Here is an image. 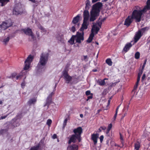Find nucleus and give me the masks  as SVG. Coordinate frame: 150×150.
I'll use <instances>...</instances> for the list:
<instances>
[{
    "instance_id": "20",
    "label": "nucleus",
    "mask_w": 150,
    "mask_h": 150,
    "mask_svg": "<svg viewBox=\"0 0 150 150\" xmlns=\"http://www.w3.org/2000/svg\"><path fill=\"white\" fill-rule=\"evenodd\" d=\"M94 36V34L92 32V33H91V34H90L88 39L86 40L87 42L88 43H90L92 41Z\"/></svg>"
},
{
    "instance_id": "47",
    "label": "nucleus",
    "mask_w": 150,
    "mask_h": 150,
    "mask_svg": "<svg viewBox=\"0 0 150 150\" xmlns=\"http://www.w3.org/2000/svg\"><path fill=\"white\" fill-rule=\"evenodd\" d=\"M91 93L90 91H87L86 92V94L87 96H88L90 95H91Z\"/></svg>"
},
{
    "instance_id": "12",
    "label": "nucleus",
    "mask_w": 150,
    "mask_h": 150,
    "mask_svg": "<svg viewBox=\"0 0 150 150\" xmlns=\"http://www.w3.org/2000/svg\"><path fill=\"white\" fill-rule=\"evenodd\" d=\"M99 134H93L91 136V138L93 141L94 145H96L97 142V139L99 138Z\"/></svg>"
},
{
    "instance_id": "50",
    "label": "nucleus",
    "mask_w": 150,
    "mask_h": 150,
    "mask_svg": "<svg viewBox=\"0 0 150 150\" xmlns=\"http://www.w3.org/2000/svg\"><path fill=\"white\" fill-rule=\"evenodd\" d=\"M96 24H97V25L98 26H99L100 27H101V23L100 22H97L96 23Z\"/></svg>"
},
{
    "instance_id": "26",
    "label": "nucleus",
    "mask_w": 150,
    "mask_h": 150,
    "mask_svg": "<svg viewBox=\"0 0 150 150\" xmlns=\"http://www.w3.org/2000/svg\"><path fill=\"white\" fill-rule=\"evenodd\" d=\"M10 40V38L9 37H8L5 38L3 40V42L4 44L6 45L7 43Z\"/></svg>"
},
{
    "instance_id": "28",
    "label": "nucleus",
    "mask_w": 150,
    "mask_h": 150,
    "mask_svg": "<svg viewBox=\"0 0 150 150\" xmlns=\"http://www.w3.org/2000/svg\"><path fill=\"white\" fill-rule=\"evenodd\" d=\"M74 40H75V38H74V35H73L69 41V42L71 44H73L74 42Z\"/></svg>"
},
{
    "instance_id": "23",
    "label": "nucleus",
    "mask_w": 150,
    "mask_h": 150,
    "mask_svg": "<svg viewBox=\"0 0 150 150\" xmlns=\"http://www.w3.org/2000/svg\"><path fill=\"white\" fill-rule=\"evenodd\" d=\"M80 18V16L79 15H77L76 16L74 17L72 20V23L75 24L78 22Z\"/></svg>"
},
{
    "instance_id": "6",
    "label": "nucleus",
    "mask_w": 150,
    "mask_h": 150,
    "mask_svg": "<svg viewBox=\"0 0 150 150\" xmlns=\"http://www.w3.org/2000/svg\"><path fill=\"white\" fill-rule=\"evenodd\" d=\"M33 59V56L31 55L28 56L25 62V67L24 68V70H26L29 68L30 63L32 61Z\"/></svg>"
},
{
    "instance_id": "3",
    "label": "nucleus",
    "mask_w": 150,
    "mask_h": 150,
    "mask_svg": "<svg viewBox=\"0 0 150 150\" xmlns=\"http://www.w3.org/2000/svg\"><path fill=\"white\" fill-rule=\"evenodd\" d=\"M143 13L140 7L136 6L135 9L132 13V19L134 18L136 20L137 22H139Z\"/></svg>"
},
{
    "instance_id": "39",
    "label": "nucleus",
    "mask_w": 150,
    "mask_h": 150,
    "mask_svg": "<svg viewBox=\"0 0 150 150\" xmlns=\"http://www.w3.org/2000/svg\"><path fill=\"white\" fill-rule=\"evenodd\" d=\"M52 122V120L50 119H48L47 120L46 123L49 126H50Z\"/></svg>"
},
{
    "instance_id": "18",
    "label": "nucleus",
    "mask_w": 150,
    "mask_h": 150,
    "mask_svg": "<svg viewBox=\"0 0 150 150\" xmlns=\"http://www.w3.org/2000/svg\"><path fill=\"white\" fill-rule=\"evenodd\" d=\"M131 46V43L126 44L124 47L122 52H127L130 49Z\"/></svg>"
},
{
    "instance_id": "57",
    "label": "nucleus",
    "mask_w": 150,
    "mask_h": 150,
    "mask_svg": "<svg viewBox=\"0 0 150 150\" xmlns=\"http://www.w3.org/2000/svg\"><path fill=\"white\" fill-rule=\"evenodd\" d=\"M21 86H25V83L24 82H23L21 83Z\"/></svg>"
},
{
    "instance_id": "1",
    "label": "nucleus",
    "mask_w": 150,
    "mask_h": 150,
    "mask_svg": "<svg viewBox=\"0 0 150 150\" xmlns=\"http://www.w3.org/2000/svg\"><path fill=\"white\" fill-rule=\"evenodd\" d=\"M102 6L101 2H98L93 6L92 9L90 11L89 21L91 22L94 21L99 16L100 9Z\"/></svg>"
},
{
    "instance_id": "52",
    "label": "nucleus",
    "mask_w": 150,
    "mask_h": 150,
    "mask_svg": "<svg viewBox=\"0 0 150 150\" xmlns=\"http://www.w3.org/2000/svg\"><path fill=\"white\" fill-rule=\"evenodd\" d=\"M138 86V85L135 84L134 86V88L132 91H135L136 90Z\"/></svg>"
},
{
    "instance_id": "21",
    "label": "nucleus",
    "mask_w": 150,
    "mask_h": 150,
    "mask_svg": "<svg viewBox=\"0 0 150 150\" xmlns=\"http://www.w3.org/2000/svg\"><path fill=\"white\" fill-rule=\"evenodd\" d=\"M141 146L140 143L138 141H137L134 144V150H139Z\"/></svg>"
},
{
    "instance_id": "38",
    "label": "nucleus",
    "mask_w": 150,
    "mask_h": 150,
    "mask_svg": "<svg viewBox=\"0 0 150 150\" xmlns=\"http://www.w3.org/2000/svg\"><path fill=\"white\" fill-rule=\"evenodd\" d=\"M23 74H22V73L19 74L18 76L16 77V79H20L23 76Z\"/></svg>"
},
{
    "instance_id": "60",
    "label": "nucleus",
    "mask_w": 150,
    "mask_h": 150,
    "mask_svg": "<svg viewBox=\"0 0 150 150\" xmlns=\"http://www.w3.org/2000/svg\"><path fill=\"white\" fill-rule=\"evenodd\" d=\"M110 100H108V106L109 105H110Z\"/></svg>"
},
{
    "instance_id": "4",
    "label": "nucleus",
    "mask_w": 150,
    "mask_h": 150,
    "mask_svg": "<svg viewBox=\"0 0 150 150\" xmlns=\"http://www.w3.org/2000/svg\"><path fill=\"white\" fill-rule=\"evenodd\" d=\"M75 134L71 135L69 141V144L71 143V142H75L76 139L78 140L79 142H80L81 140V134L82 132H74Z\"/></svg>"
},
{
    "instance_id": "64",
    "label": "nucleus",
    "mask_w": 150,
    "mask_h": 150,
    "mask_svg": "<svg viewBox=\"0 0 150 150\" xmlns=\"http://www.w3.org/2000/svg\"><path fill=\"white\" fill-rule=\"evenodd\" d=\"M83 114H81L80 115V117H81V118H82L83 117Z\"/></svg>"
},
{
    "instance_id": "31",
    "label": "nucleus",
    "mask_w": 150,
    "mask_h": 150,
    "mask_svg": "<svg viewBox=\"0 0 150 150\" xmlns=\"http://www.w3.org/2000/svg\"><path fill=\"white\" fill-rule=\"evenodd\" d=\"M57 38L58 40L60 41H62L63 40V36L62 35H58L57 37Z\"/></svg>"
},
{
    "instance_id": "9",
    "label": "nucleus",
    "mask_w": 150,
    "mask_h": 150,
    "mask_svg": "<svg viewBox=\"0 0 150 150\" xmlns=\"http://www.w3.org/2000/svg\"><path fill=\"white\" fill-rule=\"evenodd\" d=\"M120 139L121 140V144L120 145H119L115 143V144L114 145L116 146L122 148L123 146V144L124 143L123 138L124 137V136L125 135V132H120Z\"/></svg>"
},
{
    "instance_id": "56",
    "label": "nucleus",
    "mask_w": 150,
    "mask_h": 150,
    "mask_svg": "<svg viewBox=\"0 0 150 150\" xmlns=\"http://www.w3.org/2000/svg\"><path fill=\"white\" fill-rule=\"evenodd\" d=\"M146 4H148L150 5V0H147L146 1Z\"/></svg>"
},
{
    "instance_id": "62",
    "label": "nucleus",
    "mask_w": 150,
    "mask_h": 150,
    "mask_svg": "<svg viewBox=\"0 0 150 150\" xmlns=\"http://www.w3.org/2000/svg\"><path fill=\"white\" fill-rule=\"evenodd\" d=\"M10 126H11V127H9V128H13V127L12 126V125L11 124H10Z\"/></svg>"
},
{
    "instance_id": "54",
    "label": "nucleus",
    "mask_w": 150,
    "mask_h": 150,
    "mask_svg": "<svg viewBox=\"0 0 150 150\" xmlns=\"http://www.w3.org/2000/svg\"><path fill=\"white\" fill-rule=\"evenodd\" d=\"M57 136L56 134H54L52 137V138L53 139H55L57 138Z\"/></svg>"
},
{
    "instance_id": "43",
    "label": "nucleus",
    "mask_w": 150,
    "mask_h": 150,
    "mask_svg": "<svg viewBox=\"0 0 150 150\" xmlns=\"http://www.w3.org/2000/svg\"><path fill=\"white\" fill-rule=\"evenodd\" d=\"M143 72V71H142V70H141L140 71V72L139 73L138 75L137 78H138L139 77V79H140V77L142 75V74Z\"/></svg>"
},
{
    "instance_id": "61",
    "label": "nucleus",
    "mask_w": 150,
    "mask_h": 150,
    "mask_svg": "<svg viewBox=\"0 0 150 150\" xmlns=\"http://www.w3.org/2000/svg\"><path fill=\"white\" fill-rule=\"evenodd\" d=\"M54 93L53 92H52L50 95H49V96H51L52 95H53L54 94Z\"/></svg>"
},
{
    "instance_id": "17",
    "label": "nucleus",
    "mask_w": 150,
    "mask_h": 150,
    "mask_svg": "<svg viewBox=\"0 0 150 150\" xmlns=\"http://www.w3.org/2000/svg\"><path fill=\"white\" fill-rule=\"evenodd\" d=\"M99 30V28L98 27L97 24H94L93 25L92 28L91 30V33H92V32L93 33H94V32H95L97 34Z\"/></svg>"
},
{
    "instance_id": "15",
    "label": "nucleus",
    "mask_w": 150,
    "mask_h": 150,
    "mask_svg": "<svg viewBox=\"0 0 150 150\" xmlns=\"http://www.w3.org/2000/svg\"><path fill=\"white\" fill-rule=\"evenodd\" d=\"M131 22V16H129L125 21L124 25L127 27L129 26Z\"/></svg>"
},
{
    "instance_id": "32",
    "label": "nucleus",
    "mask_w": 150,
    "mask_h": 150,
    "mask_svg": "<svg viewBox=\"0 0 150 150\" xmlns=\"http://www.w3.org/2000/svg\"><path fill=\"white\" fill-rule=\"evenodd\" d=\"M69 117H68L67 118H66L64 121L63 124V127L64 128L67 125V123L68 120H69Z\"/></svg>"
},
{
    "instance_id": "44",
    "label": "nucleus",
    "mask_w": 150,
    "mask_h": 150,
    "mask_svg": "<svg viewBox=\"0 0 150 150\" xmlns=\"http://www.w3.org/2000/svg\"><path fill=\"white\" fill-rule=\"evenodd\" d=\"M148 29V28L147 27H144L141 29V31L142 32H144L146 30H147Z\"/></svg>"
},
{
    "instance_id": "34",
    "label": "nucleus",
    "mask_w": 150,
    "mask_h": 150,
    "mask_svg": "<svg viewBox=\"0 0 150 150\" xmlns=\"http://www.w3.org/2000/svg\"><path fill=\"white\" fill-rule=\"evenodd\" d=\"M140 53L139 52H136L135 54V58L136 59H138L140 57Z\"/></svg>"
},
{
    "instance_id": "24",
    "label": "nucleus",
    "mask_w": 150,
    "mask_h": 150,
    "mask_svg": "<svg viewBox=\"0 0 150 150\" xmlns=\"http://www.w3.org/2000/svg\"><path fill=\"white\" fill-rule=\"evenodd\" d=\"M37 101L36 98H34L30 99L28 101V104L30 105H32V104H34Z\"/></svg>"
},
{
    "instance_id": "63",
    "label": "nucleus",
    "mask_w": 150,
    "mask_h": 150,
    "mask_svg": "<svg viewBox=\"0 0 150 150\" xmlns=\"http://www.w3.org/2000/svg\"><path fill=\"white\" fill-rule=\"evenodd\" d=\"M30 1L33 2H35V0H29Z\"/></svg>"
},
{
    "instance_id": "14",
    "label": "nucleus",
    "mask_w": 150,
    "mask_h": 150,
    "mask_svg": "<svg viewBox=\"0 0 150 150\" xmlns=\"http://www.w3.org/2000/svg\"><path fill=\"white\" fill-rule=\"evenodd\" d=\"M89 24V22L83 21L82 25V27L80 28V30L82 32H83L84 29H87L88 28V26Z\"/></svg>"
},
{
    "instance_id": "2",
    "label": "nucleus",
    "mask_w": 150,
    "mask_h": 150,
    "mask_svg": "<svg viewBox=\"0 0 150 150\" xmlns=\"http://www.w3.org/2000/svg\"><path fill=\"white\" fill-rule=\"evenodd\" d=\"M48 54L47 53H42L40 55V58L38 65V69H42L44 68L47 62Z\"/></svg>"
},
{
    "instance_id": "7",
    "label": "nucleus",
    "mask_w": 150,
    "mask_h": 150,
    "mask_svg": "<svg viewBox=\"0 0 150 150\" xmlns=\"http://www.w3.org/2000/svg\"><path fill=\"white\" fill-rule=\"evenodd\" d=\"M63 75L64 79L66 83H69L72 80V77L69 75L67 71L66 70L63 71Z\"/></svg>"
},
{
    "instance_id": "25",
    "label": "nucleus",
    "mask_w": 150,
    "mask_h": 150,
    "mask_svg": "<svg viewBox=\"0 0 150 150\" xmlns=\"http://www.w3.org/2000/svg\"><path fill=\"white\" fill-rule=\"evenodd\" d=\"M9 0H0V3H1V6H3L6 5L9 2Z\"/></svg>"
},
{
    "instance_id": "48",
    "label": "nucleus",
    "mask_w": 150,
    "mask_h": 150,
    "mask_svg": "<svg viewBox=\"0 0 150 150\" xmlns=\"http://www.w3.org/2000/svg\"><path fill=\"white\" fill-rule=\"evenodd\" d=\"M71 31L73 32H74L76 31V29L74 26H73L71 27Z\"/></svg>"
},
{
    "instance_id": "45",
    "label": "nucleus",
    "mask_w": 150,
    "mask_h": 150,
    "mask_svg": "<svg viewBox=\"0 0 150 150\" xmlns=\"http://www.w3.org/2000/svg\"><path fill=\"white\" fill-rule=\"evenodd\" d=\"M93 93H91V95H90V96H88L87 97V99H86V101H88L90 99H92L93 98Z\"/></svg>"
},
{
    "instance_id": "59",
    "label": "nucleus",
    "mask_w": 150,
    "mask_h": 150,
    "mask_svg": "<svg viewBox=\"0 0 150 150\" xmlns=\"http://www.w3.org/2000/svg\"><path fill=\"white\" fill-rule=\"evenodd\" d=\"M145 65H143L142 66V71L144 69V68L145 67Z\"/></svg>"
},
{
    "instance_id": "51",
    "label": "nucleus",
    "mask_w": 150,
    "mask_h": 150,
    "mask_svg": "<svg viewBox=\"0 0 150 150\" xmlns=\"http://www.w3.org/2000/svg\"><path fill=\"white\" fill-rule=\"evenodd\" d=\"M83 57L84 60H85L86 61H87L88 60L87 59V56H83Z\"/></svg>"
},
{
    "instance_id": "55",
    "label": "nucleus",
    "mask_w": 150,
    "mask_h": 150,
    "mask_svg": "<svg viewBox=\"0 0 150 150\" xmlns=\"http://www.w3.org/2000/svg\"><path fill=\"white\" fill-rule=\"evenodd\" d=\"M117 115V112H115V113L114 116V120H115Z\"/></svg>"
},
{
    "instance_id": "33",
    "label": "nucleus",
    "mask_w": 150,
    "mask_h": 150,
    "mask_svg": "<svg viewBox=\"0 0 150 150\" xmlns=\"http://www.w3.org/2000/svg\"><path fill=\"white\" fill-rule=\"evenodd\" d=\"M39 145L34 146V147L31 148L30 150H38L39 149Z\"/></svg>"
},
{
    "instance_id": "49",
    "label": "nucleus",
    "mask_w": 150,
    "mask_h": 150,
    "mask_svg": "<svg viewBox=\"0 0 150 150\" xmlns=\"http://www.w3.org/2000/svg\"><path fill=\"white\" fill-rule=\"evenodd\" d=\"M140 79H139V77L138 78H137V81L135 85H137L138 86V84L140 81Z\"/></svg>"
},
{
    "instance_id": "37",
    "label": "nucleus",
    "mask_w": 150,
    "mask_h": 150,
    "mask_svg": "<svg viewBox=\"0 0 150 150\" xmlns=\"http://www.w3.org/2000/svg\"><path fill=\"white\" fill-rule=\"evenodd\" d=\"M117 82L110 83L109 84V87H114L117 83Z\"/></svg>"
},
{
    "instance_id": "42",
    "label": "nucleus",
    "mask_w": 150,
    "mask_h": 150,
    "mask_svg": "<svg viewBox=\"0 0 150 150\" xmlns=\"http://www.w3.org/2000/svg\"><path fill=\"white\" fill-rule=\"evenodd\" d=\"M146 78V74H144L142 78L141 81L142 82H143Z\"/></svg>"
},
{
    "instance_id": "10",
    "label": "nucleus",
    "mask_w": 150,
    "mask_h": 150,
    "mask_svg": "<svg viewBox=\"0 0 150 150\" xmlns=\"http://www.w3.org/2000/svg\"><path fill=\"white\" fill-rule=\"evenodd\" d=\"M22 30L26 35L31 36V38L33 39L34 38V37L31 29L27 28V29H23Z\"/></svg>"
},
{
    "instance_id": "41",
    "label": "nucleus",
    "mask_w": 150,
    "mask_h": 150,
    "mask_svg": "<svg viewBox=\"0 0 150 150\" xmlns=\"http://www.w3.org/2000/svg\"><path fill=\"white\" fill-rule=\"evenodd\" d=\"M106 129V127L104 126L101 127L99 129L100 131L102 130H105Z\"/></svg>"
},
{
    "instance_id": "30",
    "label": "nucleus",
    "mask_w": 150,
    "mask_h": 150,
    "mask_svg": "<svg viewBox=\"0 0 150 150\" xmlns=\"http://www.w3.org/2000/svg\"><path fill=\"white\" fill-rule=\"evenodd\" d=\"M106 62L109 65L111 66L112 64V62L110 59H107L106 60Z\"/></svg>"
},
{
    "instance_id": "58",
    "label": "nucleus",
    "mask_w": 150,
    "mask_h": 150,
    "mask_svg": "<svg viewBox=\"0 0 150 150\" xmlns=\"http://www.w3.org/2000/svg\"><path fill=\"white\" fill-rule=\"evenodd\" d=\"M146 62H147V60H146V59L144 60V64H143V65H146Z\"/></svg>"
},
{
    "instance_id": "46",
    "label": "nucleus",
    "mask_w": 150,
    "mask_h": 150,
    "mask_svg": "<svg viewBox=\"0 0 150 150\" xmlns=\"http://www.w3.org/2000/svg\"><path fill=\"white\" fill-rule=\"evenodd\" d=\"M100 141L101 143H102L104 137L103 135L101 136L100 137Z\"/></svg>"
},
{
    "instance_id": "35",
    "label": "nucleus",
    "mask_w": 150,
    "mask_h": 150,
    "mask_svg": "<svg viewBox=\"0 0 150 150\" xmlns=\"http://www.w3.org/2000/svg\"><path fill=\"white\" fill-rule=\"evenodd\" d=\"M38 27L41 30L42 32H45V30L41 25H39Z\"/></svg>"
},
{
    "instance_id": "29",
    "label": "nucleus",
    "mask_w": 150,
    "mask_h": 150,
    "mask_svg": "<svg viewBox=\"0 0 150 150\" xmlns=\"http://www.w3.org/2000/svg\"><path fill=\"white\" fill-rule=\"evenodd\" d=\"M90 6V2L89 0H87L86 2V6L85 8L87 10L89 8Z\"/></svg>"
},
{
    "instance_id": "22",
    "label": "nucleus",
    "mask_w": 150,
    "mask_h": 150,
    "mask_svg": "<svg viewBox=\"0 0 150 150\" xmlns=\"http://www.w3.org/2000/svg\"><path fill=\"white\" fill-rule=\"evenodd\" d=\"M21 9H20L18 10L16 7H15L13 11V14L18 15L21 13Z\"/></svg>"
},
{
    "instance_id": "19",
    "label": "nucleus",
    "mask_w": 150,
    "mask_h": 150,
    "mask_svg": "<svg viewBox=\"0 0 150 150\" xmlns=\"http://www.w3.org/2000/svg\"><path fill=\"white\" fill-rule=\"evenodd\" d=\"M146 4V5L144 6L142 9L141 10L144 13H146L147 10H150V5L148 4Z\"/></svg>"
},
{
    "instance_id": "13",
    "label": "nucleus",
    "mask_w": 150,
    "mask_h": 150,
    "mask_svg": "<svg viewBox=\"0 0 150 150\" xmlns=\"http://www.w3.org/2000/svg\"><path fill=\"white\" fill-rule=\"evenodd\" d=\"M142 35V34L141 31L139 30L136 34L134 38V42H137L140 39Z\"/></svg>"
},
{
    "instance_id": "27",
    "label": "nucleus",
    "mask_w": 150,
    "mask_h": 150,
    "mask_svg": "<svg viewBox=\"0 0 150 150\" xmlns=\"http://www.w3.org/2000/svg\"><path fill=\"white\" fill-rule=\"evenodd\" d=\"M98 83L99 85L101 86H103L105 84V82L103 80H99Z\"/></svg>"
},
{
    "instance_id": "5",
    "label": "nucleus",
    "mask_w": 150,
    "mask_h": 150,
    "mask_svg": "<svg viewBox=\"0 0 150 150\" xmlns=\"http://www.w3.org/2000/svg\"><path fill=\"white\" fill-rule=\"evenodd\" d=\"M84 32H82L81 33H80L79 32H77L76 34L75 35H74L75 40L77 42L80 43L81 41L84 40Z\"/></svg>"
},
{
    "instance_id": "53",
    "label": "nucleus",
    "mask_w": 150,
    "mask_h": 150,
    "mask_svg": "<svg viewBox=\"0 0 150 150\" xmlns=\"http://www.w3.org/2000/svg\"><path fill=\"white\" fill-rule=\"evenodd\" d=\"M8 115H7L6 116L1 117V118H0V120L1 119H5L7 116Z\"/></svg>"
},
{
    "instance_id": "40",
    "label": "nucleus",
    "mask_w": 150,
    "mask_h": 150,
    "mask_svg": "<svg viewBox=\"0 0 150 150\" xmlns=\"http://www.w3.org/2000/svg\"><path fill=\"white\" fill-rule=\"evenodd\" d=\"M112 127V124H109L108 125V128L107 129V131H110V130L111 128Z\"/></svg>"
},
{
    "instance_id": "16",
    "label": "nucleus",
    "mask_w": 150,
    "mask_h": 150,
    "mask_svg": "<svg viewBox=\"0 0 150 150\" xmlns=\"http://www.w3.org/2000/svg\"><path fill=\"white\" fill-rule=\"evenodd\" d=\"M79 148L78 146L75 144L69 145L67 147L68 150H78Z\"/></svg>"
},
{
    "instance_id": "36",
    "label": "nucleus",
    "mask_w": 150,
    "mask_h": 150,
    "mask_svg": "<svg viewBox=\"0 0 150 150\" xmlns=\"http://www.w3.org/2000/svg\"><path fill=\"white\" fill-rule=\"evenodd\" d=\"M83 130L81 127H79L77 128L74 129L73 131H82Z\"/></svg>"
},
{
    "instance_id": "11",
    "label": "nucleus",
    "mask_w": 150,
    "mask_h": 150,
    "mask_svg": "<svg viewBox=\"0 0 150 150\" xmlns=\"http://www.w3.org/2000/svg\"><path fill=\"white\" fill-rule=\"evenodd\" d=\"M83 21L89 22L88 20L89 17V11L87 10H85L83 14Z\"/></svg>"
},
{
    "instance_id": "8",
    "label": "nucleus",
    "mask_w": 150,
    "mask_h": 150,
    "mask_svg": "<svg viewBox=\"0 0 150 150\" xmlns=\"http://www.w3.org/2000/svg\"><path fill=\"white\" fill-rule=\"evenodd\" d=\"M12 24L11 21L9 20L3 22L2 24L0 25V26L2 29L5 30L11 26Z\"/></svg>"
}]
</instances>
